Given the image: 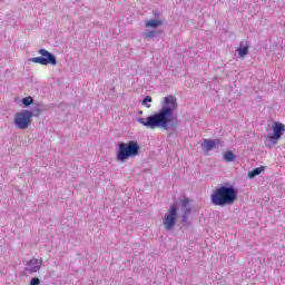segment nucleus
Wrapping results in <instances>:
<instances>
[{
    "label": "nucleus",
    "mask_w": 285,
    "mask_h": 285,
    "mask_svg": "<svg viewBox=\"0 0 285 285\" xmlns=\"http://www.w3.org/2000/svg\"><path fill=\"white\" fill-rule=\"evenodd\" d=\"M161 109L147 117V118H138V124L145 126V128H149L150 130H155L156 128H164L168 130V128H175L177 124H175V110H177V98L173 95L166 96L161 102Z\"/></svg>",
    "instance_id": "f257e3e1"
},
{
    "label": "nucleus",
    "mask_w": 285,
    "mask_h": 285,
    "mask_svg": "<svg viewBox=\"0 0 285 285\" xmlns=\"http://www.w3.org/2000/svg\"><path fill=\"white\" fill-rule=\"evenodd\" d=\"M237 200V190L233 187L220 186L210 195L213 206H230Z\"/></svg>",
    "instance_id": "f03ea898"
},
{
    "label": "nucleus",
    "mask_w": 285,
    "mask_h": 285,
    "mask_svg": "<svg viewBox=\"0 0 285 285\" xmlns=\"http://www.w3.org/2000/svg\"><path fill=\"white\" fill-rule=\"evenodd\" d=\"M139 142L129 140L128 142H120L116 154L117 161H126L127 159L135 158L139 155Z\"/></svg>",
    "instance_id": "7ed1b4c3"
},
{
    "label": "nucleus",
    "mask_w": 285,
    "mask_h": 285,
    "mask_svg": "<svg viewBox=\"0 0 285 285\" xmlns=\"http://www.w3.org/2000/svg\"><path fill=\"white\" fill-rule=\"evenodd\" d=\"M32 124V112L28 110L20 111L14 117V125L20 130H26Z\"/></svg>",
    "instance_id": "20e7f679"
},
{
    "label": "nucleus",
    "mask_w": 285,
    "mask_h": 285,
    "mask_svg": "<svg viewBox=\"0 0 285 285\" xmlns=\"http://www.w3.org/2000/svg\"><path fill=\"white\" fill-rule=\"evenodd\" d=\"M39 55H41V57H36L31 59L33 63H40V66H57V58L55 57V55L50 53V51L46 49H40Z\"/></svg>",
    "instance_id": "39448f33"
},
{
    "label": "nucleus",
    "mask_w": 285,
    "mask_h": 285,
    "mask_svg": "<svg viewBox=\"0 0 285 285\" xmlns=\"http://www.w3.org/2000/svg\"><path fill=\"white\" fill-rule=\"evenodd\" d=\"M177 223V205H171L163 218L165 230H171Z\"/></svg>",
    "instance_id": "423d86ee"
},
{
    "label": "nucleus",
    "mask_w": 285,
    "mask_h": 285,
    "mask_svg": "<svg viewBox=\"0 0 285 285\" xmlns=\"http://www.w3.org/2000/svg\"><path fill=\"white\" fill-rule=\"evenodd\" d=\"M273 135L268 136V139L273 141V144H277L278 139H282V135L285 132V126L282 122H275L273 128Z\"/></svg>",
    "instance_id": "0eeeda50"
},
{
    "label": "nucleus",
    "mask_w": 285,
    "mask_h": 285,
    "mask_svg": "<svg viewBox=\"0 0 285 285\" xmlns=\"http://www.w3.org/2000/svg\"><path fill=\"white\" fill-rule=\"evenodd\" d=\"M42 264H43L42 259L32 258L29 262H27L24 271H26V273H37V272L41 271Z\"/></svg>",
    "instance_id": "6e6552de"
},
{
    "label": "nucleus",
    "mask_w": 285,
    "mask_h": 285,
    "mask_svg": "<svg viewBox=\"0 0 285 285\" xmlns=\"http://www.w3.org/2000/svg\"><path fill=\"white\" fill-rule=\"evenodd\" d=\"M218 144H220L219 139H216V140L205 139L202 145V148L203 150H206V153H210V150H214V148H217Z\"/></svg>",
    "instance_id": "1a4fd4ad"
},
{
    "label": "nucleus",
    "mask_w": 285,
    "mask_h": 285,
    "mask_svg": "<svg viewBox=\"0 0 285 285\" xmlns=\"http://www.w3.org/2000/svg\"><path fill=\"white\" fill-rule=\"evenodd\" d=\"M237 52L242 59L246 57V55H248V42L242 41L237 48Z\"/></svg>",
    "instance_id": "9d476101"
},
{
    "label": "nucleus",
    "mask_w": 285,
    "mask_h": 285,
    "mask_svg": "<svg viewBox=\"0 0 285 285\" xmlns=\"http://www.w3.org/2000/svg\"><path fill=\"white\" fill-rule=\"evenodd\" d=\"M262 173H264V167H257L249 171L247 176L249 177V179H253L257 177V175H262Z\"/></svg>",
    "instance_id": "9b49d317"
},
{
    "label": "nucleus",
    "mask_w": 285,
    "mask_h": 285,
    "mask_svg": "<svg viewBox=\"0 0 285 285\" xmlns=\"http://www.w3.org/2000/svg\"><path fill=\"white\" fill-rule=\"evenodd\" d=\"M161 20H148L146 21L145 26L146 28H159L161 26Z\"/></svg>",
    "instance_id": "f8f14e48"
},
{
    "label": "nucleus",
    "mask_w": 285,
    "mask_h": 285,
    "mask_svg": "<svg viewBox=\"0 0 285 285\" xmlns=\"http://www.w3.org/2000/svg\"><path fill=\"white\" fill-rule=\"evenodd\" d=\"M223 158L225 159V161H235V154L233 151H225L223 154Z\"/></svg>",
    "instance_id": "ddd939ff"
},
{
    "label": "nucleus",
    "mask_w": 285,
    "mask_h": 285,
    "mask_svg": "<svg viewBox=\"0 0 285 285\" xmlns=\"http://www.w3.org/2000/svg\"><path fill=\"white\" fill-rule=\"evenodd\" d=\"M23 106H31V104H35V99L32 97H26L22 99Z\"/></svg>",
    "instance_id": "4468645a"
},
{
    "label": "nucleus",
    "mask_w": 285,
    "mask_h": 285,
    "mask_svg": "<svg viewBox=\"0 0 285 285\" xmlns=\"http://www.w3.org/2000/svg\"><path fill=\"white\" fill-rule=\"evenodd\" d=\"M150 102H153V97L147 96L142 100V106H146V108H150V105H147V104H150Z\"/></svg>",
    "instance_id": "2eb2a0df"
},
{
    "label": "nucleus",
    "mask_w": 285,
    "mask_h": 285,
    "mask_svg": "<svg viewBox=\"0 0 285 285\" xmlns=\"http://www.w3.org/2000/svg\"><path fill=\"white\" fill-rule=\"evenodd\" d=\"M41 281L38 277L31 279L30 285H40Z\"/></svg>",
    "instance_id": "dca6fc26"
},
{
    "label": "nucleus",
    "mask_w": 285,
    "mask_h": 285,
    "mask_svg": "<svg viewBox=\"0 0 285 285\" xmlns=\"http://www.w3.org/2000/svg\"><path fill=\"white\" fill-rule=\"evenodd\" d=\"M153 37H155V31H148L146 33V39H153Z\"/></svg>",
    "instance_id": "f3484780"
},
{
    "label": "nucleus",
    "mask_w": 285,
    "mask_h": 285,
    "mask_svg": "<svg viewBox=\"0 0 285 285\" xmlns=\"http://www.w3.org/2000/svg\"><path fill=\"white\" fill-rule=\"evenodd\" d=\"M188 214H190V208H186L185 213L183 215V219L186 220V217L188 216Z\"/></svg>",
    "instance_id": "a211bd4d"
},
{
    "label": "nucleus",
    "mask_w": 285,
    "mask_h": 285,
    "mask_svg": "<svg viewBox=\"0 0 285 285\" xmlns=\"http://www.w3.org/2000/svg\"><path fill=\"white\" fill-rule=\"evenodd\" d=\"M188 204H189V200L187 198L181 200V205L184 206V208H186V206H188Z\"/></svg>",
    "instance_id": "6ab92c4d"
}]
</instances>
